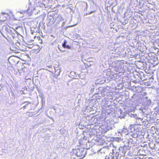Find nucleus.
Returning a JSON list of instances; mask_svg holds the SVG:
<instances>
[{"mask_svg": "<svg viewBox=\"0 0 159 159\" xmlns=\"http://www.w3.org/2000/svg\"><path fill=\"white\" fill-rule=\"evenodd\" d=\"M135 126V124H131L129 125V128L130 129L131 132H133V131H134Z\"/></svg>", "mask_w": 159, "mask_h": 159, "instance_id": "obj_20", "label": "nucleus"}, {"mask_svg": "<svg viewBox=\"0 0 159 159\" xmlns=\"http://www.w3.org/2000/svg\"><path fill=\"white\" fill-rule=\"evenodd\" d=\"M130 51V49H127V51L128 52L129 51Z\"/></svg>", "mask_w": 159, "mask_h": 159, "instance_id": "obj_46", "label": "nucleus"}, {"mask_svg": "<svg viewBox=\"0 0 159 159\" xmlns=\"http://www.w3.org/2000/svg\"><path fill=\"white\" fill-rule=\"evenodd\" d=\"M45 2L43 0H35L34 3H35V6L46 8V5L44 3Z\"/></svg>", "mask_w": 159, "mask_h": 159, "instance_id": "obj_5", "label": "nucleus"}, {"mask_svg": "<svg viewBox=\"0 0 159 159\" xmlns=\"http://www.w3.org/2000/svg\"><path fill=\"white\" fill-rule=\"evenodd\" d=\"M124 66L122 64H119L115 66L113 69L116 72H118L119 73H123L125 71V70L124 69Z\"/></svg>", "mask_w": 159, "mask_h": 159, "instance_id": "obj_4", "label": "nucleus"}, {"mask_svg": "<svg viewBox=\"0 0 159 159\" xmlns=\"http://www.w3.org/2000/svg\"><path fill=\"white\" fill-rule=\"evenodd\" d=\"M154 44L156 43L157 46H159V38L158 39H156L155 41H154Z\"/></svg>", "mask_w": 159, "mask_h": 159, "instance_id": "obj_26", "label": "nucleus"}, {"mask_svg": "<svg viewBox=\"0 0 159 159\" xmlns=\"http://www.w3.org/2000/svg\"><path fill=\"white\" fill-rule=\"evenodd\" d=\"M114 64H115V63L114 62V61H113V62H112V64H113V65H114Z\"/></svg>", "mask_w": 159, "mask_h": 159, "instance_id": "obj_45", "label": "nucleus"}, {"mask_svg": "<svg viewBox=\"0 0 159 159\" xmlns=\"http://www.w3.org/2000/svg\"><path fill=\"white\" fill-rule=\"evenodd\" d=\"M147 109L148 110V108L146 107H145L144 109L142 110L143 115L144 116V117H146L147 118H148V116H151L152 114V112H149L147 111Z\"/></svg>", "mask_w": 159, "mask_h": 159, "instance_id": "obj_8", "label": "nucleus"}, {"mask_svg": "<svg viewBox=\"0 0 159 159\" xmlns=\"http://www.w3.org/2000/svg\"><path fill=\"white\" fill-rule=\"evenodd\" d=\"M48 68H52V65H50L49 66H48L46 67V69L49 71H50L48 69Z\"/></svg>", "mask_w": 159, "mask_h": 159, "instance_id": "obj_27", "label": "nucleus"}, {"mask_svg": "<svg viewBox=\"0 0 159 159\" xmlns=\"http://www.w3.org/2000/svg\"><path fill=\"white\" fill-rule=\"evenodd\" d=\"M102 20L101 24L100 25V27L101 28V29H100V32H101L102 31L101 29H102L103 30L104 29V27H106L105 24L104 23V20L105 17H106V16L105 15L103 16L102 14Z\"/></svg>", "mask_w": 159, "mask_h": 159, "instance_id": "obj_10", "label": "nucleus"}, {"mask_svg": "<svg viewBox=\"0 0 159 159\" xmlns=\"http://www.w3.org/2000/svg\"><path fill=\"white\" fill-rule=\"evenodd\" d=\"M116 139H117V140L118 141H119V140H120V138H119V137H117V138Z\"/></svg>", "mask_w": 159, "mask_h": 159, "instance_id": "obj_39", "label": "nucleus"}, {"mask_svg": "<svg viewBox=\"0 0 159 159\" xmlns=\"http://www.w3.org/2000/svg\"><path fill=\"white\" fill-rule=\"evenodd\" d=\"M145 101L143 103L145 107H148L151 106L152 103L150 99H148V98L147 97H145Z\"/></svg>", "mask_w": 159, "mask_h": 159, "instance_id": "obj_11", "label": "nucleus"}, {"mask_svg": "<svg viewBox=\"0 0 159 159\" xmlns=\"http://www.w3.org/2000/svg\"><path fill=\"white\" fill-rule=\"evenodd\" d=\"M12 95H14L13 93H12Z\"/></svg>", "mask_w": 159, "mask_h": 159, "instance_id": "obj_52", "label": "nucleus"}, {"mask_svg": "<svg viewBox=\"0 0 159 159\" xmlns=\"http://www.w3.org/2000/svg\"><path fill=\"white\" fill-rule=\"evenodd\" d=\"M101 12H100V14H101Z\"/></svg>", "mask_w": 159, "mask_h": 159, "instance_id": "obj_54", "label": "nucleus"}, {"mask_svg": "<svg viewBox=\"0 0 159 159\" xmlns=\"http://www.w3.org/2000/svg\"><path fill=\"white\" fill-rule=\"evenodd\" d=\"M120 115L119 116V118H120V119L124 118L125 116V113L123 112L121 109L120 110Z\"/></svg>", "mask_w": 159, "mask_h": 159, "instance_id": "obj_19", "label": "nucleus"}, {"mask_svg": "<svg viewBox=\"0 0 159 159\" xmlns=\"http://www.w3.org/2000/svg\"><path fill=\"white\" fill-rule=\"evenodd\" d=\"M140 79L141 80H142V79H141V77H140Z\"/></svg>", "mask_w": 159, "mask_h": 159, "instance_id": "obj_55", "label": "nucleus"}, {"mask_svg": "<svg viewBox=\"0 0 159 159\" xmlns=\"http://www.w3.org/2000/svg\"><path fill=\"white\" fill-rule=\"evenodd\" d=\"M54 68L55 69V72L56 73V74L57 75H59L61 72L60 70L58 69H56L55 67H54Z\"/></svg>", "mask_w": 159, "mask_h": 159, "instance_id": "obj_23", "label": "nucleus"}, {"mask_svg": "<svg viewBox=\"0 0 159 159\" xmlns=\"http://www.w3.org/2000/svg\"><path fill=\"white\" fill-rule=\"evenodd\" d=\"M1 34H2V35L3 36V37H4L6 39L8 40V39H7L6 38V37H5V36H4V34H3L2 33H1Z\"/></svg>", "mask_w": 159, "mask_h": 159, "instance_id": "obj_42", "label": "nucleus"}, {"mask_svg": "<svg viewBox=\"0 0 159 159\" xmlns=\"http://www.w3.org/2000/svg\"><path fill=\"white\" fill-rule=\"evenodd\" d=\"M58 49H59L60 51H61V52L64 51L62 50L61 49V48H60V47H59V45H58Z\"/></svg>", "mask_w": 159, "mask_h": 159, "instance_id": "obj_36", "label": "nucleus"}, {"mask_svg": "<svg viewBox=\"0 0 159 159\" xmlns=\"http://www.w3.org/2000/svg\"><path fill=\"white\" fill-rule=\"evenodd\" d=\"M41 98H42V100H43V99H42V97H41Z\"/></svg>", "mask_w": 159, "mask_h": 159, "instance_id": "obj_51", "label": "nucleus"}, {"mask_svg": "<svg viewBox=\"0 0 159 159\" xmlns=\"http://www.w3.org/2000/svg\"><path fill=\"white\" fill-rule=\"evenodd\" d=\"M108 69H104L102 70V69L101 72V75L100 74V85L104 84L107 82V78L108 75L107 73ZM109 88L107 86H100V92L101 94L103 97H105L108 93V89H107V88Z\"/></svg>", "mask_w": 159, "mask_h": 159, "instance_id": "obj_2", "label": "nucleus"}, {"mask_svg": "<svg viewBox=\"0 0 159 159\" xmlns=\"http://www.w3.org/2000/svg\"><path fill=\"white\" fill-rule=\"evenodd\" d=\"M129 147L128 144H127V145H124L122 147H120V148H122V153L123 154V155H125L126 151L129 148Z\"/></svg>", "mask_w": 159, "mask_h": 159, "instance_id": "obj_12", "label": "nucleus"}, {"mask_svg": "<svg viewBox=\"0 0 159 159\" xmlns=\"http://www.w3.org/2000/svg\"><path fill=\"white\" fill-rule=\"evenodd\" d=\"M20 93L22 92V93H21V94H25L23 92V90L21 89L20 91Z\"/></svg>", "mask_w": 159, "mask_h": 159, "instance_id": "obj_37", "label": "nucleus"}, {"mask_svg": "<svg viewBox=\"0 0 159 159\" xmlns=\"http://www.w3.org/2000/svg\"><path fill=\"white\" fill-rule=\"evenodd\" d=\"M95 83L96 84H99V79L96 80L95 81Z\"/></svg>", "mask_w": 159, "mask_h": 159, "instance_id": "obj_29", "label": "nucleus"}, {"mask_svg": "<svg viewBox=\"0 0 159 159\" xmlns=\"http://www.w3.org/2000/svg\"><path fill=\"white\" fill-rule=\"evenodd\" d=\"M31 103L30 102L28 101H25V102H23L22 103V104H25V106H23V107H22V108H20V110H21L22 109H24L25 108H26V107L28 106L29 104H30Z\"/></svg>", "mask_w": 159, "mask_h": 159, "instance_id": "obj_18", "label": "nucleus"}, {"mask_svg": "<svg viewBox=\"0 0 159 159\" xmlns=\"http://www.w3.org/2000/svg\"><path fill=\"white\" fill-rule=\"evenodd\" d=\"M84 5H85L86 6V9H87V8L88 7V5L87 3L86 2H84V4H83Z\"/></svg>", "mask_w": 159, "mask_h": 159, "instance_id": "obj_30", "label": "nucleus"}, {"mask_svg": "<svg viewBox=\"0 0 159 159\" xmlns=\"http://www.w3.org/2000/svg\"><path fill=\"white\" fill-rule=\"evenodd\" d=\"M69 76L70 78L73 79H75V77H77L76 73L73 71H71Z\"/></svg>", "mask_w": 159, "mask_h": 159, "instance_id": "obj_17", "label": "nucleus"}, {"mask_svg": "<svg viewBox=\"0 0 159 159\" xmlns=\"http://www.w3.org/2000/svg\"><path fill=\"white\" fill-rule=\"evenodd\" d=\"M104 159H108V157L107 156V157H105Z\"/></svg>", "mask_w": 159, "mask_h": 159, "instance_id": "obj_41", "label": "nucleus"}, {"mask_svg": "<svg viewBox=\"0 0 159 159\" xmlns=\"http://www.w3.org/2000/svg\"><path fill=\"white\" fill-rule=\"evenodd\" d=\"M107 74V75H108L107 78V79L106 83H108L109 81L110 80H111V79L114 80V79L117 76V73H115L112 72H111L109 73H108Z\"/></svg>", "mask_w": 159, "mask_h": 159, "instance_id": "obj_7", "label": "nucleus"}, {"mask_svg": "<svg viewBox=\"0 0 159 159\" xmlns=\"http://www.w3.org/2000/svg\"><path fill=\"white\" fill-rule=\"evenodd\" d=\"M64 25H65V23H64V22H63V23H62V24L61 25V26L62 27H63L64 26Z\"/></svg>", "mask_w": 159, "mask_h": 159, "instance_id": "obj_38", "label": "nucleus"}, {"mask_svg": "<svg viewBox=\"0 0 159 159\" xmlns=\"http://www.w3.org/2000/svg\"><path fill=\"white\" fill-rule=\"evenodd\" d=\"M62 46L64 48L68 49H70L71 48L70 46L67 44V42L66 40L64 41V43L62 44Z\"/></svg>", "mask_w": 159, "mask_h": 159, "instance_id": "obj_15", "label": "nucleus"}, {"mask_svg": "<svg viewBox=\"0 0 159 159\" xmlns=\"http://www.w3.org/2000/svg\"><path fill=\"white\" fill-rule=\"evenodd\" d=\"M93 90H94V89H91V91H93Z\"/></svg>", "mask_w": 159, "mask_h": 159, "instance_id": "obj_47", "label": "nucleus"}, {"mask_svg": "<svg viewBox=\"0 0 159 159\" xmlns=\"http://www.w3.org/2000/svg\"><path fill=\"white\" fill-rule=\"evenodd\" d=\"M106 139V137L104 136V135L100 137V145H102L104 144L105 143V139Z\"/></svg>", "mask_w": 159, "mask_h": 159, "instance_id": "obj_14", "label": "nucleus"}, {"mask_svg": "<svg viewBox=\"0 0 159 159\" xmlns=\"http://www.w3.org/2000/svg\"><path fill=\"white\" fill-rule=\"evenodd\" d=\"M118 133H120V134L121 133L122 134H128V129L125 128H123L122 129H120Z\"/></svg>", "mask_w": 159, "mask_h": 159, "instance_id": "obj_16", "label": "nucleus"}, {"mask_svg": "<svg viewBox=\"0 0 159 159\" xmlns=\"http://www.w3.org/2000/svg\"><path fill=\"white\" fill-rule=\"evenodd\" d=\"M86 152H84V149L81 148L77 149L76 153V155L79 157H81L82 158H84Z\"/></svg>", "mask_w": 159, "mask_h": 159, "instance_id": "obj_6", "label": "nucleus"}, {"mask_svg": "<svg viewBox=\"0 0 159 159\" xmlns=\"http://www.w3.org/2000/svg\"><path fill=\"white\" fill-rule=\"evenodd\" d=\"M93 140L97 142H99V138L95 136L93 138Z\"/></svg>", "mask_w": 159, "mask_h": 159, "instance_id": "obj_25", "label": "nucleus"}, {"mask_svg": "<svg viewBox=\"0 0 159 159\" xmlns=\"http://www.w3.org/2000/svg\"><path fill=\"white\" fill-rule=\"evenodd\" d=\"M133 117L135 118L136 120H140L141 121L143 120V119H142L141 118L138 117L136 114H134V115H133Z\"/></svg>", "mask_w": 159, "mask_h": 159, "instance_id": "obj_22", "label": "nucleus"}, {"mask_svg": "<svg viewBox=\"0 0 159 159\" xmlns=\"http://www.w3.org/2000/svg\"><path fill=\"white\" fill-rule=\"evenodd\" d=\"M105 97L103 100L102 99V103L101 104L102 112L100 114V132H101L102 134L107 132L108 130L109 127L107 125V123L106 121V117L111 113V110L109 109L110 106L107 105V101L105 99Z\"/></svg>", "mask_w": 159, "mask_h": 159, "instance_id": "obj_1", "label": "nucleus"}, {"mask_svg": "<svg viewBox=\"0 0 159 159\" xmlns=\"http://www.w3.org/2000/svg\"><path fill=\"white\" fill-rule=\"evenodd\" d=\"M99 151V150H98V151H97V152H98Z\"/></svg>", "mask_w": 159, "mask_h": 159, "instance_id": "obj_48", "label": "nucleus"}, {"mask_svg": "<svg viewBox=\"0 0 159 159\" xmlns=\"http://www.w3.org/2000/svg\"><path fill=\"white\" fill-rule=\"evenodd\" d=\"M137 75L139 77L140 76H141L140 74L139 73L137 74Z\"/></svg>", "mask_w": 159, "mask_h": 159, "instance_id": "obj_40", "label": "nucleus"}, {"mask_svg": "<svg viewBox=\"0 0 159 159\" xmlns=\"http://www.w3.org/2000/svg\"><path fill=\"white\" fill-rule=\"evenodd\" d=\"M157 106L156 107V109H158V110L159 109V102L158 103Z\"/></svg>", "mask_w": 159, "mask_h": 159, "instance_id": "obj_34", "label": "nucleus"}, {"mask_svg": "<svg viewBox=\"0 0 159 159\" xmlns=\"http://www.w3.org/2000/svg\"><path fill=\"white\" fill-rule=\"evenodd\" d=\"M114 154L113 157H115L116 159H118L120 157V158L121 156H123V154H120L119 152H113Z\"/></svg>", "mask_w": 159, "mask_h": 159, "instance_id": "obj_13", "label": "nucleus"}, {"mask_svg": "<svg viewBox=\"0 0 159 159\" xmlns=\"http://www.w3.org/2000/svg\"><path fill=\"white\" fill-rule=\"evenodd\" d=\"M36 7V6H35V3L33 5V6L32 7V4L31 3H30L27 11H23L22 12H20L21 13H23V12H26L27 11L30 12L34 10Z\"/></svg>", "mask_w": 159, "mask_h": 159, "instance_id": "obj_9", "label": "nucleus"}, {"mask_svg": "<svg viewBox=\"0 0 159 159\" xmlns=\"http://www.w3.org/2000/svg\"><path fill=\"white\" fill-rule=\"evenodd\" d=\"M148 118H149V120H152V122H153V120H154V117H151V116H149L148 117Z\"/></svg>", "mask_w": 159, "mask_h": 159, "instance_id": "obj_31", "label": "nucleus"}, {"mask_svg": "<svg viewBox=\"0 0 159 159\" xmlns=\"http://www.w3.org/2000/svg\"><path fill=\"white\" fill-rule=\"evenodd\" d=\"M107 151V149L103 147V148H100V155H102L104 152H106Z\"/></svg>", "mask_w": 159, "mask_h": 159, "instance_id": "obj_21", "label": "nucleus"}, {"mask_svg": "<svg viewBox=\"0 0 159 159\" xmlns=\"http://www.w3.org/2000/svg\"><path fill=\"white\" fill-rule=\"evenodd\" d=\"M2 30L7 34L11 35L13 39L16 40L18 39V35L16 34L17 32L14 29L4 25L2 27Z\"/></svg>", "mask_w": 159, "mask_h": 159, "instance_id": "obj_3", "label": "nucleus"}, {"mask_svg": "<svg viewBox=\"0 0 159 159\" xmlns=\"http://www.w3.org/2000/svg\"><path fill=\"white\" fill-rule=\"evenodd\" d=\"M131 136L133 137L136 138L138 137V135L137 134H131Z\"/></svg>", "mask_w": 159, "mask_h": 159, "instance_id": "obj_28", "label": "nucleus"}, {"mask_svg": "<svg viewBox=\"0 0 159 159\" xmlns=\"http://www.w3.org/2000/svg\"><path fill=\"white\" fill-rule=\"evenodd\" d=\"M100 68H103V67H104V66L103 65V64H102V65H100Z\"/></svg>", "mask_w": 159, "mask_h": 159, "instance_id": "obj_35", "label": "nucleus"}, {"mask_svg": "<svg viewBox=\"0 0 159 159\" xmlns=\"http://www.w3.org/2000/svg\"><path fill=\"white\" fill-rule=\"evenodd\" d=\"M25 68H23L20 70V72H21V71H23V72L25 71Z\"/></svg>", "mask_w": 159, "mask_h": 159, "instance_id": "obj_32", "label": "nucleus"}, {"mask_svg": "<svg viewBox=\"0 0 159 159\" xmlns=\"http://www.w3.org/2000/svg\"><path fill=\"white\" fill-rule=\"evenodd\" d=\"M31 33H32V34H33V32H31Z\"/></svg>", "mask_w": 159, "mask_h": 159, "instance_id": "obj_50", "label": "nucleus"}, {"mask_svg": "<svg viewBox=\"0 0 159 159\" xmlns=\"http://www.w3.org/2000/svg\"><path fill=\"white\" fill-rule=\"evenodd\" d=\"M1 13L2 14V15H3V14H6V13H3V12H2Z\"/></svg>", "mask_w": 159, "mask_h": 159, "instance_id": "obj_44", "label": "nucleus"}, {"mask_svg": "<svg viewBox=\"0 0 159 159\" xmlns=\"http://www.w3.org/2000/svg\"><path fill=\"white\" fill-rule=\"evenodd\" d=\"M154 114H155V115L156 116V115H157V114H156V113H154Z\"/></svg>", "mask_w": 159, "mask_h": 159, "instance_id": "obj_49", "label": "nucleus"}, {"mask_svg": "<svg viewBox=\"0 0 159 159\" xmlns=\"http://www.w3.org/2000/svg\"><path fill=\"white\" fill-rule=\"evenodd\" d=\"M100 156L102 159H104L105 157H107V155L106 152H104V153L102 155L100 154Z\"/></svg>", "mask_w": 159, "mask_h": 159, "instance_id": "obj_24", "label": "nucleus"}, {"mask_svg": "<svg viewBox=\"0 0 159 159\" xmlns=\"http://www.w3.org/2000/svg\"><path fill=\"white\" fill-rule=\"evenodd\" d=\"M134 114H132L131 113L130 114V116L131 117H133V115H134Z\"/></svg>", "mask_w": 159, "mask_h": 159, "instance_id": "obj_43", "label": "nucleus"}, {"mask_svg": "<svg viewBox=\"0 0 159 159\" xmlns=\"http://www.w3.org/2000/svg\"><path fill=\"white\" fill-rule=\"evenodd\" d=\"M105 61V59H104V61Z\"/></svg>", "mask_w": 159, "mask_h": 159, "instance_id": "obj_53", "label": "nucleus"}, {"mask_svg": "<svg viewBox=\"0 0 159 159\" xmlns=\"http://www.w3.org/2000/svg\"><path fill=\"white\" fill-rule=\"evenodd\" d=\"M133 142V139H129V142H130L131 143H132Z\"/></svg>", "mask_w": 159, "mask_h": 159, "instance_id": "obj_33", "label": "nucleus"}]
</instances>
